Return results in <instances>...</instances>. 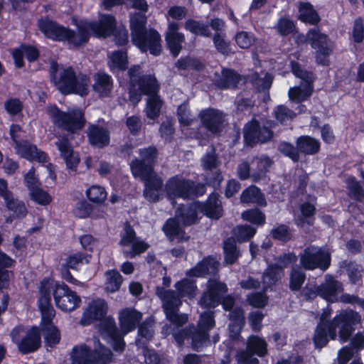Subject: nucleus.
Here are the masks:
<instances>
[{
  "label": "nucleus",
  "mask_w": 364,
  "mask_h": 364,
  "mask_svg": "<svg viewBox=\"0 0 364 364\" xmlns=\"http://www.w3.org/2000/svg\"><path fill=\"white\" fill-rule=\"evenodd\" d=\"M55 144L60 156L64 159L66 168L75 171L80 162V158L79 154L73 150L68 138L63 136Z\"/></svg>",
  "instance_id": "obj_23"
},
{
  "label": "nucleus",
  "mask_w": 364,
  "mask_h": 364,
  "mask_svg": "<svg viewBox=\"0 0 364 364\" xmlns=\"http://www.w3.org/2000/svg\"><path fill=\"white\" fill-rule=\"evenodd\" d=\"M256 233V228L247 224L237 225L234 231L236 240L240 243L250 241Z\"/></svg>",
  "instance_id": "obj_59"
},
{
  "label": "nucleus",
  "mask_w": 364,
  "mask_h": 364,
  "mask_svg": "<svg viewBox=\"0 0 364 364\" xmlns=\"http://www.w3.org/2000/svg\"><path fill=\"white\" fill-rule=\"evenodd\" d=\"M241 80V75L235 70L224 68L222 70L221 77L216 82V85L222 90L237 89Z\"/></svg>",
  "instance_id": "obj_35"
},
{
  "label": "nucleus",
  "mask_w": 364,
  "mask_h": 364,
  "mask_svg": "<svg viewBox=\"0 0 364 364\" xmlns=\"http://www.w3.org/2000/svg\"><path fill=\"white\" fill-rule=\"evenodd\" d=\"M92 77L94 79L93 91L100 97H109L114 86L112 76L105 71H98L94 73Z\"/></svg>",
  "instance_id": "obj_30"
},
{
  "label": "nucleus",
  "mask_w": 364,
  "mask_h": 364,
  "mask_svg": "<svg viewBox=\"0 0 364 364\" xmlns=\"http://www.w3.org/2000/svg\"><path fill=\"white\" fill-rule=\"evenodd\" d=\"M360 323V314L353 310L344 311L334 316L332 320L326 319L323 315L318 323L313 336L316 349L325 347L330 340L337 337L336 329L339 328L338 336L342 343L347 342Z\"/></svg>",
  "instance_id": "obj_2"
},
{
  "label": "nucleus",
  "mask_w": 364,
  "mask_h": 364,
  "mask_svg": "<svg viewBox=\"0 0 364 364\" xmlns=\"http://www.w3.org/2000/svg\"><path fill=\"white\" fill-rule=\"evenodd\" d=\"M98 331L103 338L111 343L114 350L116 352L124 350L126 343L124 337L126 333L117 328L115 321L112 316H108L99 323Z\"/></svg>",
  "instance_id": "obj_13"
},
{
  "label": "nucleus",
  "mask_w": 364,
  "mask_h": 364,
  "mask_svg": "<svg viewBox=\"0 0 364 364\" xmlns=\"http://www.w3.org/2000/svg\"><path fill=\"white\" fill-rule=\"evenodd\" d=\"M223 249L224 259L228 264H235L241 256L237 247L236 240L232 237H228L223 241Z\"/></svg>",
  "instance_id": "obj_47"
},
{
  "label": "nucleus",
  "mask_w": 364,
  "mask_h": 364,
  "mask_svg": "<svg viewBox=\"0 0 364 364\" xmlns=\"http://www.w3.org/2000/svg\"><path fill=\"white\" fill-rule=\"evenodd\" d=\"M31 199L36 204L48 205L52 202V196L46 191L38 186L29 192Z\"/></svg>",
  "instance_id": "obj_62"
},
{
  "label": "nucleus",
  "mask_w": 364,
  "mask_h": 364,
  "mask_svg": "<svg viewBox=\"0 0 364 364\" xmlns=\"http://www.w3.org/2000/svg\"><path fill=\"white\" fill-rule=\"evenodd\" d=\"M240 200L241 203H252L259 208H264L267 205L264 194L255 185H250L245 188L240 194Z\"/></svg>",
  "instance_id": "obj_32"
},
{
  "label": "nucleus",
  "mask_w": 364,
  "mask_h": 364,
  "mask_svg": "<svg viewBox=\"0 0 364 364\" xmlns=\"http://www.w3.org/2000/svg\"><path fill=\"white\" fill-rule=\"evenodd\" d=\"M128 76L130 85L138 87L144 95L150 96L158 94L160 91V84L154 74H142L139 65H133L128 69Z\"/></svg>",
  "instance_id": "obj_9"
},
{
  "label": "nucleus",
  "mask_w": 364,
  "mask_h": 364,
  "mask_svg": "<svg viewBox=\"0 0 364 364\" xmlns=\"http://www.w3.org/2000/svg\"><path fill=\"white\" fill-rule=\"evenodd\" d=\"M4 202L7 210L12 213L11 217L13 218H23L26 217L28 211L25 203L18 198H14L13 193L7 199H5Z\"/></svg>",
  "instance_id": "obj_49"
},
{
  "label": "nucleus",
  "mask_w": 364,
  "mask_h": 364,
  "mask_svg": "<svg viewBox=\"0 0 364 364\" xmlns=\"http://www.w3.org/2000/svg\"><path fill=\"white\" fill-rule=\"evenodd\" d=\"M192 349L200 352L210 344V333L198 327H190V338Z\"/></svg>",
  "instance_id": "obj_36"
},
{
  "label": "nucleus",
  "mask_w": 364,
  "mask_h": 364,
  "mask_svg": "<svg viewBox=\"0 0 364 364\" xmlns=\"http://www.w3.org/2000/svg\"><path fill=\"white\" fill-rule=\"evenodd\" d=\"M147 17L144 13L135 12L129 16V28L132 39L147 31Z\"/></svg>",
  "instance_id": "obj_44"
},
{
  "label": "nucleus",
  "mask_w": 364,
  "mask_h": 364,
  "mask_svg": "<svg viewBox=\"0 0 364 364\" xmlns=\"http://www.w3.org/2000/svg\"><path fill=\"white\" fill-rule=\"evenodd\" d=\"M296 149L304 155H315L321 150V142L309 135H301L296 141Z\"/></svg>",
  "instance_id": "obj_34"
},
{
  "label": "nucleus",
  "mask_w": 364,
  "mask_h": 364,
  "mask_svg": "<svg viewBox=\"0 0 364 364\" xmlns=\"http://www.w3.org/2000/svg\"><path fill=\"white\" fill-rule=\"evenodd\" d=\"M215 326V313L213 311H205L200 315L197 327L210 332Z\"/></svg>",
  "instance_id": "obj_64"
},
{
  "label": "nucleus",
  "mask_w": 364,
  "mask_h": 364,
  "mask_svg": "<svg viewBox=\"0 0 364 364\" xmlns=\"http://www.w3.org/2000/svg\"><path fill=\"white\" fill-rule=\"evenodd\" d=\"M282 272L277 264H270L267 267L262 275L264 291L273 289V287L280 281Z\"/></svg>",
  "instance_id": "obj_39"
},
{
  "label": "nucleus",
  "mask_w": 364,
  "mask_h": 364,
  "mask_svg": "<svg viewBox=\"0 0 364 364\" xmlns=\"http://www.w3.org/2000/svg\"><path fill=\"white\" fill-rule=\"evenodd\" d=\"M175 67L178 70H191L201 71L205 68L204 64L198 58L189 55L182 56L175 63Z\"/></svg>",
  "instance_id": "obj_52"
},
{
  "label": "nucleus",
  "mask_w": 364,
  "mask_h": 364,
  "mask_svg": "<svg viewBox=\"0 0 364 364\" xmlns=\"http://www.w3.org/2000/svg\"><path fill=\"white\" fill-rule=\"evenodd\" d=\"M184 28L197 36L212 37L209 25L202 21H198L191 18H188L184 23Z\"/></svg>",
  "instance_id": "obj_45"
},
{
  "label": "nucleus",
  "mask_w": 364,
  "mask_h": 364,
  "mask_svg": "<svg viewBox=\"0 0 364 364\" xmlns=\"http://www.w3.org/2000/svg\"><path fill=\"white\" fill-rule=\"evenodd\" d=\"M132 41L142 52L149 51L154 56H159L162 53L161 36L154 28H149L132 38Z\"/></svg>",
  "instance_id": "obj_14"
},
{
  "label": "nucleus",
  "mask_w": 364,
  "mask_h": 364,
  "mask_svg": "<svg viewBox=\"0 0 364 364\" xmlns=\"http://www.w3.org/2000/svg\"><path fill=\"white\" fill-rule=\"evenodd\" d=\"M242 218L257 226H263L266 223L265 214L257 207L244 210L242 213Z\"/></svg>",
  "instance_id": "obj_57"
},
{
  "label": "nucleus",
  "mask_w": 364,
  "mask_h": 364,
  "mask_svg": "<svg viewBox=\"0 0 364 364\" xmlns=\"http://www.w3.org/2000/svg\"><path fill=\"white\" fill-rule=\"evenodd\" d=\"M220 198L218 192L213 191L205 201L197 200L199 212L211 220H219L224 215V208Z\"/></svg>",
  "instance_id": "obj_21"
},
{
  "label": "nucleus",
  "mask_w": 364,
  "mask_h": 364,
  "mask_svg": "<svg viewBox=\"0 0 364 364\" xmlns=\"http://www.w3.org/2000/svg\"><path fill=\"white\" fill-rule=\"evenodd\" d=\"M299 265L306 271L319 269L325 272L331 266V255L322 247L309 246L299 254Z\"/></svg>",
  "instance_id": "obj_6"
},
{
  "label": "nucleus",
  "mask_w": 364,
  "mask_h": 364,
  "mask_svg": "<svg viewBox=\"0 0 364 364\" xmlns=\"http://www.w3.org/2000/svg\"><path fill=\"white\" fill-rule=\"evenodd\" d=\"M306 41L316 50V62L318 65L327 66L329 64L328 57L332 50L328 43V35L321 32L318 28H309L306 35Z\"/></svg>",
  "instance_id": "obj_10"
},
{
  "label": "nucleus",
  "mask_w": 364,
  "mask_h": 364,
  "mask_svg": "<svg viewBox=\"0 0 364 364\" xmlns=\"http://www.w3.org/2000/svg\"><path fill=\"white\" fill-rule=\"evenodd\" d=\"M270 235L274 240L287 243L292 240V234L289 227L285 224H280L271 230Z\"/></svg>",
  "instance_id": "obj_61"
},
{
  "label": "nucleus",
  "mask_w": 364,
  "mask_h": 364,
  "mask_svg": "<svg viewBox=\"0 0 364 364\" xmlns=\"http://www.w3.org/2000/svg\"><path fill=\"white\" fill-rule=\"evenodd\" d=\"M246 348L254 355L262 358L267 354L266 341L257 335H250L247 340Z\"/></svg>",
  "instance_id": "obj_46"
},
{
  "label": "nucleus",
  "mask_w": 364,
  "mask_h": 364,
  "mask_svg": "<svg viewBox=\"0 0 364 364\" xmlns=\"http://www.w3.org/2000/svg\"><path fill=\"white\" fill-rule=\"evenodd\" d=\"M87 137L89 144L94 147L104 148L109 144L110 134L107 128L96 124H90L87 127Z\"/></svg>",
  "instance_id": "obj_26"
},
{
  "label": "nucleus",
  "mask_w": 364,
  "mask_h": 364,
  "mask_svg": "<svg viewBox=\"0 0 364 364\" xmlns=\"http://www.w3.org/2000/svg\"><path fill=\"white\" fill-rule=\"evenodd\" d=\"M180 25L176 21H169L164 35L166 48L173 58H177L186 41L184 33L179 32Z\"/></svg>",
  "instance_id": "obj_19"
},
{
  "label": "nucleus",
  "mask_w": 364,
  "mask_h": 364,
  "mask_svg": "<svg viewBox=\"0 0 364 364\" xmlns=\"http://www.w3.org/2000/svg\"><path fill=\"white\" fill-rule=\"evenodd\" d=\"M143 314L134 308L127 307L119 314V323L126 334L134 331L142 320Z\"/></svg>",
  "instance_id": "obj_25"
},
{
  "label": "nucleus",
  "mask_w": 364,
  "mask_h": 364,
  "mask_svg": "<svg viewBox=\"0 0 364 364\" xmlns=\"http://www.w3.org/2000/svg\"><path fill=\"white\" fill-rule=\"evenodd\" d=\"M36 25L46 38L55 42H66L70 48L78 49L86 45L92 36L98 38L112 36L117 22L114 16L105 14L97 21H81L77 24V32L48 16L39 18Z\"/></svg>",
  "instance_id": "obj_1"
},
{
  "label": "nucleus",
  "mask_w": 364,
  "mask_h": 364,
  "mask_svg": "<svg viewBox=\"0 0 364 364\" xmlns=\"http://www.w3.org/2000/svg\"><path fill=\"white\" fill-rule=\"evenodd\" d=\"M220 262L216 257L210 255L205 256L196 264L186 272L187 277L205 278L208 275L218 276Z\"/></svg>",
  "instance_id": "obj_16"
},
{
  "label": "nucleus",
  "mask_w": 364,
  "mask_h": 364,
  "mask_svg": "<svg viewBox=\"0 0 364 364\" xmlns=\"http://www.w3.org/2000/svg\"><path fill=\"white\" fill-rule=\"evenodd\" d=\"M343 290L341 282L331 277L324 283L318 285L320 297L328 302L337 301L338 294Z\"/></svg>",
  "instance_id": "obj_33"
},
{
  "label": "nucleus",
  "mask_w": 364,
  "mask_h": 364,
  "mask_svg": "<svg viewBox=\"0 0 364 364\" xmlns=\"http://www.w3.org/2000/svg\"><path fill=\"white\" fill-rule=\"evenodd\" d=\"M180 223L181 222L175 217L167 219L163 225L162 230L170 240L172 241L181 234L184 233V230L180 226Z\"/></svg>",
  "instance_id": "obj_55"
},
{
  "label": "nucleus",
  "mask_w": 364,
  "mask_h": 364,
  "mask_svg": "<svg viewBox=\"0 0 364 364\" xmlns=\"http://www.w3.org/2000/svg\"><path fill=\"white\" fill-rule=\"evenodd\" d=\"M138 153L140 158L132 159L129 166L132 176L141 180L155 171L159 153L157 148L153 145L139 149Z\"/></svg>",
  "instance_id": "obj_7"
},
{
  "label": "nucleus",
  "mask_w": 364,
  "mask_h": 364,
  "mask_svg": "<svg viewBox=\"0 0 364 364\" xmlns=\"http://www.w3.org/2000/svg\"><path fill=\"white\" fill-rule=\"evenodd\" d=\"M144 183V196L150 203H157L161 199L160 192L164 187V181L154 171L153 173L141 179Z\"/></svg>",
  "instance_id": "obj_22"
},
{
  "label": "nucleus",
  "mask_w": 364,
  "mask_h": 364,
  "mask_svg": "<svg viewBox=\"0 0 364 364\" xmlns=\"http://www.w3.org/2000/svg\"><path fill=\"white\" fill-rule=\"evenodd\" d=\"M274 28L281 36H287L296 30L294 22L287 16L280 17Z\"/></svg>",
  "instance_id": "obj_63"
},
{
  "label": "nucleus",
  "mask_w": 364,
  "mask_h": 364,
  "mask_svg": "<svg viewBox=\"0 0 364 364\" xmlns=\"http://www.w3.org/2000/svg\"><path fill=\"white\" fill-rule=\"evenodd\" d=\"M228 292L226 283L220 281L219 278H210L198 300V305L204 309H214L220 306V300Z\"/></svg>",
  "instance_id": "obj_8"
},
{
  "label": "nucleus",
  "mask_w": 364,
  "mask_h": 364,
  "mask_svg": "<svg viewBox=\"0 0 364 364\" xmlns=\"http://www.w3.org/2000/svg\"><path fill=\"white\" fill-rule=\"evenodd\" d=\"M128 55L127 50H117L112 52L108 66L109 70L114 74L124 72L128 69Z\"/></svg>",
  "instance_id": "obj_40"
},
{
  "label": "nucleus",
  "mask_w": 364,
  "mask_h": 364,
  "mask_svg": "<svg viewBox=\"0 0 364 364\" xmlns=\"http://www.w3.org/2000/svg\"><path fill=\"white\" fill-rule=\"evenodd\" d=\"M314 92V83L305 82L303 87H294L289 90L288 95L289 100L295 103H301L307 100Z\"/></svg>",
  "instance_id": "obj_42"
},
{
  "label": "nucleus",
  "mask_w": 364,
  "mask_h": 364,
  "mask_svg": "<svg viewBox=\"0 0 364 364\" xmlns=\"http://www.w3.org/2000/svg\"><path fill=\"white\" fill-rule=\"evenodd\" d=\"M112 357V351L102 344L98 348H90V364H109Z\"/></svg>",
  "instance_id": "obj_48"
},
{
  "label": "nucleus",
  "mask_w": 364,
  "mask_h": 364,
  "mask_svg": "<svg viewBox=\"0 0 364 364\" xmlns=\"http://www.w3.org/2000/svg\"><path fill=\"white\" fill-rule=\"evenodd\" d=\"M346 188L348 196L359 203L364 200V189L360 181L354 176H349L346 180Z\"/></svg>",
  "instance_id": "obj_53"
},
{
  "label": "nucleus",
  "mask_w": 364,
  "mask_h": 364,
  "mask_svg": "<svg viewBox=\"0 0 364 364\" xmlns=\"http://www.w3.org/2000/svg\"><path fill=\"white\" fill-rule=\"evenodd\" d=\"M41 329L34 325L27 330L18 344V350L23 355L34 353L41 346Z\"/></svg>",
  "instance_id": "obj_24"
},
{
  "label": "nucleus",
  "mask_w": 364,
  "mask_h": 364,
  "mask_svg": "<svg viewBox=\"0 0 364 364\" xmlns=\"http://www.w3.org/2000/svg\"><path fill=\"white\" fill-rule=\"evenodd\" d=\"M163 105L164 101L159 93L148 96L144 107L146 117L154 122L158 120L161 115Z\"/></svg>",
  "instance_id": "obj_41"
},
{
  "label": "nucleus",
  "mask_w": 364,
  "mask_h": 364,
  "mask_svg": "<svg viewBox=\"0 0 364 364\" xmlns=\"http://www.w3.org/2000/svg\"><path fill=\"white\" fill-rule=\"evenodd\" d=\"M199 206L197 200L185 205L181 203L175 211V216L184 227L191 226L198 222Z\"/></svg>",
  "instance_id": "obj_28"
},
{
  "label": "nucleus",
  "mask_w": 364,
  "mask_h": 364,
  "mask_svg": "<svg viewBox=\"0 0 364 364\" xmlns=\"http://www.w3.org/2000/svg\"><path fill=\"white\" fill-rule=\"evenodd\" d=\"M300 212L302 217H299L298 225H303L307 224L309 225H313L314 221V216L316 213L315 205L309 201L304 202L300 205Z\"/></svg>",
  "instance_id": "obj_58"
},
{
  "label": "nucleus",
  "mask_w": 364,
  "mask_h": 364,
  "mask_svg": "<svg viewBox=\"0 0 364 364\" xmlns=\"http://www.w3.org/2000/svg\"><path fill=\"white\" fill-rule=\"evenodd\" d=\"M90 82V78L87 74L77 73L73 66H68L63 70L54 85L63 95L85 97L89 94Z\"/></svg>",
  "instance_id": "obj_4"
},
{
  "label": "nucleus",
  "mask_w": 364,
  "mask_h": 364,
  "mask_svg": "<svg viewBox=\"0 0 364 364\" xmlns=\"http://www.w3.org/2000/svg\"><path fill=\"white\" fill-rule=\"evenodd\" d=\"M156 295L161 299L163 311L169 321H174L183 304L182 298L174 290L156 287Z\"/></svg>",
  "instance_id": "obj_15"
},
{
  "label": "nucleus",
  "mask_w": 364,
  "mask_h": 364,
  "mask_svg": "<svg viewBox=\"0 0 364 364\" xmlns=\"http://www.w3.org/2000/svg\"><path fill=\"white\" fill-rule=\"evenodd\" d=\"M90 254L77 252L68 255L65 259V262L62 264L73 270L78 271L83 265L84 261H85V264H87L90 262Z\"/></svg>",
  "instance_id": "obj_50"
},
{
  "label": "nucleus",
  "mask_w": 364,
  "mask_h": 364,
  "mask_svg": "<svg viewBox=\"0 0 364 364\" xmlns=\"http://www.w3.org/2000/svg\"><path fill=\"white\" fill-rule=\"evenodd\" d=\"M108 305L103 299H97L91 301L82 313L80 324L88 326L96 321L100 323L107 318Z\"/></svg>",
  "instance_id": "obj_18"
},
{
  "label": "nucleus",
  "mask_w": 364,
  "mask_h": 364,
  "mask_svg": "<svg viewBox=\"0 0 364 364\" xmlns=\"http://www.w3.org/2000/svg\"><path fill=\"white\" fill-rule=\"evenodd\" d=\"M254 163H255L256 167L253 169L251 179L252 182L258 183L266 178L267 174L273 164V161L269 156L262 155L257 158Z\"/></svg>",
  "instance_id": "obj_37"
},
{
  "label": "nucleus",
  "mask_w": 364,
  "mask_h": 364,
  "mask_svg": "<svg viewBox=\"0 0 364 364\" xmlns=\"http://www.w3.org/2000/svg\"><path fill=\"white\" fill-rule=\"evenodd\" d=\"M107 277L106 290L110 293L118 291L123 282V278L116 269H108L105 272Z\"/></svg>",
  "instance_id": "obj_56"
},
{
  "label": "nucleus",
  "mask_w": 364,
  "mask_h": 364,
  "mask_svg": "<svg viewBox=\"0 0 364 364\" xmlns=\"http://www.w3.org/2000/svg\"><path fill=\"white\" fill-rule=\"evenodd\" d=\"M174 287L176 291L182 299L184 297L193 298L198 289L196 281L190 277L183 278L176 282Z\"/></svg>",
  "instance_id": "obj_43"
},
{
  "label": "nucleus",
  "mask_w": 364,
  "mask_h": 364,
  "mask_svg": "<svg viewBox=\"0 0 364 364\" xmlns=\"http://www.w3.org/2000/svg\"><path fill=\"white\" fill-rule=\"evenodd\" d=\"M88 200L95 204H102L107 199V193L104 187L93 185L86 191Z\"/></svg>",
  "instance_id": "obj_60"
},
{
  "label": "nucleus",
  "mask_w": 364,
  "mask_h": 364,
  "mask_svg": "<svg viewBox=\"0 0 364 364\" xmlns=\"http://www.w3.org/2000/svg\"><path fill=\"white\" fill-rule=\"evenodd\" d=\"M48 113L58 128L70 134L77 133L86 124L85 112L79 107L65 112L53 105L48 107Z\"/></svg>",
  "instance_id": "obj_5"
},
{
  "label": "nucleus",
  "mask_w": 364,
  "mask_h": 364,
  "mask_svg": "<svg viewBox=\"0 0 364 364\" xmlns=\"http://www.w3.org/2000/svg\"><path fill=\"white\" fill-rule=\"evenodd\" d=\"M274 136L273 131L266 126H261L259 121L252 119L243 128V138L245 144L253 147L257 144H265Z\"/></svg>",
  "instance_id": "obj_12"
},
{
  "label": "nucleus",
  "mask_w": 364,
  "mask_h": 364,
  "mask_svg": "<svg viewBox=\"0 0 364 364\" xmlns=\"http://www.w3.org/2000/svg\"><path fill=\"white\" fill-rule=\"evenodd\" d=\"M41 314V318L38 326L41 334H43L46 346L53 348L58 344L61 339L60 330L53 321L55 311Z\"/></svg>",
  "instance_id": "obj_17"
},
{
  "label": "nucleus",
  "mask_w": 364,
  "mask_h": 364,
  "mask_svg": "<svg viewBox=\"0 0 364 364\" xmlns=\"http://www.w3.org/2000/svg\"><path fill=\"white\" fill-rule=\"evenodd\" d=\"M16 149L23 158L30 161H36L41 163L48 161V154L45 151L38 149L35 144L27 140L16 142Z\"/></svg>",
  "instance_id": "obj_29"
},
{
  "label": "nucleus",
  "mask_w": 364,
  "mask_h": 364,
  "mask_svg": "<svg viewBox=\"0 0 364 364\" xmlns=\"http://www.w3.org/2000/svg\"><path fill=\"white\" fill-rule=\"evenodd\" d=\"M306 279L304 269L299 267H292L289 272V288L292 291H299Z\"/></svg>",
  "instance_id": "obj_51"
},
{
  "label": "nucleus",
  "mask_w": 364,
  "mask_h": 364,
  "mask_svg": "<svg viewBox=\"0 0 364 364\" xmlns=\"http://www.w3.org/2000/svg\"><path fill=\"white\" fill-rule=\"evenodd\" d=\"M53 298L56 306L65 312H70L77 309L81 298L77 293L63 282L56 281L53 289Z\"/></svg>",
  "instance_id": "obj_11"
},
{
  "label": "nucleus",
  "mask_w": 364,
  "mask_h": 364,
  "mask_svg": "<svg viewBox=\"0 0 364 364\" xmlns=\"http://www.w3.org/2000/svg\"><path fill=\"white\" fill-rule=\"evenodd\" d=\"M90 347L86 344L75 346L70 354L71 360L76 364H90Z\"/></svg>",
  "instance_id": "obj_54"
},
{
  "label": "nucleus",
  "mask_w": 364,
  "mask_h": 364,
  "mask_svg": "<svg viewBox=\"0 0 364 364\" xmlns=\"http://www.w3.org/2000/svg\"><path fill=\"white\" fill-rule=\"evenodd\" d=\"M199 118L203 127L214 134L223 131L225 115L218 109L208 107L200 111Z\"/></svg>",
  "instance_id": "obj_20"
},
{
  "label": "nucleus",
  "mask_w": 364,
  "mask_h": 364,
  "mask_svg": "<svg viewBox=\"0 0 364 364\" xmlns=\"http://www.w3.org/2000/svg\"><path fill=\"white\" fill-rule=\"evenodd\" d=\"M223 179L220 170L213 171L208 175L205 183L186 178L181 174H176L166 181L164 188L168 199L193 200L205 194L207 186L214 189L219 188Z\"/></svg>",
  "instance_id": "obj_3"
},
{
  "label": "nucleus",
  "mask_w": 364,
  "mask_h": 364,
  "mask_svg": "<svg viewBox=\"0 0 364 364\" xmlns=\"http://www.w3.org/2000/svg\"><path fill=\"white\" fill-rule=\"evenodd\" d=\"M298 18L304 23L314 26L318 25L321 21L318 13L309 1L299 4Z\"/></svg>",
  "instance_id": "obj_38"
},
{
  "label": "nucleus",
  "mask_w": 364,
  "mask_h": 364,
  "mask_svg": "<svg viewBox=\"0 0 364 364\" xmlns=\"http://www.w3.org/2000/svg\"><path fill=\"white\" fill-rule=\"evenodd\" d=\"M53 280L44 277L40 282L38 307L41 313L55 311L51 303V290L54 289Z\"/></svg>",
  "instance_id": "obj_27"
},
{
  "label": "nucleus",
  "mask_w": 364,
  "mask_h": 364,
  "mask_svg": "<svg viewBox=\"0 0 364 364\" xmlns=\"http://www.w3.org/2000/svg\"><path fill=\"white\" fill-rule=\"evenodd\" d=\"M155 320L153 316L146 317L136 327L138 328L135 343L138 348H146L154 336Z\"/></svg>",
  "instance_id": "obj_31"
}]
</instances>
